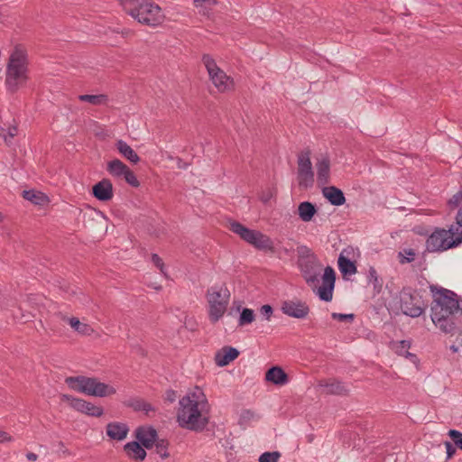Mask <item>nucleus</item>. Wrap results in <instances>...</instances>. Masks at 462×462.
I'll return each instance as SVG.
<instances>
[{
    "label": "nucleus",
    "instance_id": "nucleus-54",
    "mask_svg": "<svg viewBox=\"0 0 462 462\" xmlns=\"http://www.w3.org/2000/svg\"><path fill=\"white\" fill-rule=\"evenodd\" d=\"M450 350L453 352V353H457L458 350H459V347L457 346H455V345H452L450 346Z\"/></svg>",
    "mask_w": 462,
    "mask_h": 462
},
{
    "label": "nucleus",
    "instance_id": "nucleus-41",
    "mask_svg": "<svg viewBox=\"0 0 462 462\" xmlns=\"http://www.w3.org/2000/svg\"><path fill=\"white\" fill-rule=\"evenodd\" d=\"M414 255H415V254L411 249L405 250L404 254L401 252V253H399L400 263H411L414 260Z\"/></svg>",
    "mask_w": 462,
    "mask_h": 462
},
{
    "label": "nucleus",
    "instance_id": "nucleus-47",
    "mask_svg": "<svg viewBox=\"0 0 462 462\" xmlns=\"http://www.w3.org/2000/svg\"><path fill=\"white\" fill-rule=\"evenodd\" d=\"M444 444L447 449V457L451 458L456 453V448L449 441H445Z\"/></svg>",
    "mask_w": 462,
    "mask_h": 462
},
{
    "label": "nucleus",
    "instance_id": "nucleus-15",
    "mask_svg": "<svg viewBox=\"0 0 462 462\" xmlns=\"http://www.w3.org/2000/svg\"><path fill=\"white\" fill-rule=\"evenodd\" d=\"M282 311L295 319H305L310 313V307L301 300H285L282 304Z\"/></svg>",
    "mask_w": 462,
    "mask_h": 462
},
{
    "label": "nucleus",
    "instance_id": "nucleus-24",
    "mask_svg": "<svg viewBox=\"0 0 462 462\" xmlns=\"http://www.w3.org/2000/svg\"><path fill=\"white\" fill-rule=\"evenodd\" d=\"M127 456L136 461H143L146 457V451L136 441L128 442L124 447Z\"/></svg>",
    "mask_w": 462,
    "mask_h": 462
},
{
    "label": "nucleus",
    "instance_id": "nucleus-29",
    "mask_svg": "<svg viewBox=\"0 0 462 462\" xmlns=\"http://www.w3.org/2000/svg\"><path fill=\"white\" fill-rule=\"evenodd\" d=\"M63 320H67L70 327L77 331L78 333L84 336H90L94 329L85 323H81L78 318H65L62 317Z\"/></svg>",
    "mask_w": 462,
    "mask_h": 462
},
{
    "label": "nucleus",
    "instance_id": "nucleus-22",
    "mask_svg": "<svg viewBox=\"0 0 462 462\" xmlns=\"http://www.w3.org/2000/svg\"><path fill=\"white\" fill-rule=\"evenodd\" d=\"M323 196L334 206H341L346 202V198L341 189L335 186L324 187Z\"/></svg>",
    "mask_w": 462,
    "mask_h": 462
},
{
    "label": "nucleus",
    "instance_id": "nucleus-46",
    "mask_svg": "<svg viewBox=\"0 0 462 462\" xmlns=\"http://www.w3.org/2000/svg\"><path fill=\"white\" fill-rule=\"evenodd\" d=\"M14 441V438L6 431L0 430V444Z\"/></svg>",
    "mask_w": 462,
    "mask_h": 462
},
{
    "label": "nucleus",
    "instance_id": "nucleus-2",
    "mask_svg": "<svg viewBox=\"0 0 462 462\" xmlns=\"http://www.w3.org/2000/svg\"><path fill=\"white\" fill-rule=\"evenodd\" d=\"M177 421L179 425L192 431H202L209 420V405L205 394L197 388L188 393L179 402Z\"/></svg>",
    "mask_w": 462,
    "mask_h": 462
},
{
    "label": "nucleus",
    "instance_id": "nucleus-32",
    "mask_svg": "<svg viewBox=\"0 0 462 462\" xmlns=\"http://www.w3.org/2000/svg\"><path fill=\"white\" fill-rule=\"evenodd\" d=\"M79 99L83 102H88L94 106H99L106 104L108 100L107 96L104 94L100 95H79Z\"/></svg>",
    "mask_w": 462,
    "mask_h": 462
},
{
    "label": "nucleus",
    "instance_id": "nucleus-38",
    "mask_svg": "<svg viewBox=\"0 0 462 462\" xmlns=\"http://www.w3.org/2000/svg\"><path fill=\"white\" fill-rule=\"evenodd\" d=\"M123 178L125 179V180L132 187H134V188H137L140 186V182L139 180H137L135 174L134 173L133 171H131L130 169H128L125 175L123 176Z\"/></svg>",
    "mask_w": 462,
    "mask_h": 462
},
{
    "label": "nucleus",
    "instance_id": "nucleus-40",
    "mask_svg": "<svg viewBox=\"0 0 462 462\" xmlns=\"http://www.w3.org/2000/svg\"><path fill=\"white\" fill-rule=\"evenodd\" d=\"M17 134L16 126H9L7 129L0 127V135L4 137L5 141L7 142L8 137L13 138Z\"/></svg>",
    "mask_w": 462,
    "mask_h": 462
},
{
    "label": "nucleus",
    "instance_id": "nucleus-35",
    "mask_svg": "<svg viewBox=\"0 0 462 462\" xmlns=\"http://www.w3.org/2000/svg\"><path fill=\"white\" fill-rule=\"evenodd\" d=\"M156 448V453L160 455L162 458L169 457L170 454L168 452V441L165 439H156L154 442Z\"/></svg>",
    "mask_w": 462,
    "mask_h": 462
},
{
    "label": "nucleus",
    "instance_id": "nucleus-21",
    "mask_svg": "<svg viewBox=\"0 0 462 462\" xmlns=\"http://www.w3.org/2000/svg\"><path fill=\"white\" fill-rule=\"evenodd\" d=\"M129 429L122 422H110L106 425V435L115 440H123L126 438Z\"/></svg>",
    "mask_w": 462,
    "mask_h": 462
},
{
    "label": "nucleus",
    "instance_id": "nucleus-19",
    "mask_svg": "<svg viewBox=\"0 0 462 462\" xmlns=\"http://www.w3.org/2000/svg\"><path fill=\"white\" fill-rule=\"evenodd\" d=\"M136 439L146 448H151L157 439V432L152 427H139L135 431Z\"/></svg>",
    "mask_w": 462,
    "mask_h": 462
},
{
    "label": "nucleus",
    "instance_id": "nucleus-12",
    "mask_svg": "<svg viewBox=\"0 0 462 462\" xmlns=\"http://www.w3.org/2000/svg\"><path fill=\"white\" fill-rule=\"evenodd\" d=\"M63 402H67L74 410L93 417H100L104 413L103 408L83 399L75 398L71 395L63 394Z\"/></svg>",
    "mask_w": 462,
    "mask_h": 462
},
{
    "label": "nucleus",
    "instance_id": "nucleus-28",
    "mask_svg": "<svg viewBox=\"0 0 462 462\" xmlns=\"http://www.w3.org/2000/svg\"><path fill=\"white\" fill-rule=\"evenodd\" d=\"M65 383L69 388L79 393L86 394L88 377L83 375L70 376L65 379Z\"/></svg>",
    "mask_w": 462,
    "mask_h": 462
},
{
    "label": "nucleus",
    "instance_id": "nucleus-7",
    "mask_svg": "<svg viewBox=\"0 0 462 462\" xmlns=\"http://www.w3.org/2000/svg\"><path fill=\"white\" fill-rule=\"evenodd\" d=\"M229 229L255 248L273 252V243L268 236L259 231L249 229L236 221L229 223Z\"/></svg>",
    "mask_w": 462,
    "mask_h": 462
},
{
    "label": "nucleus",
    "instance_id": "nucleus-9",
    "mask_svg": "<svg viewBox=\"0 0 462 462\" xmlns=\"http://www.w3.org/2000/svg\"><path fill=\"white\" fill-rule=\"evenodd\" d=\"M430 291L433 293L431 304H438L451 311L462 313V300H458L455 292L448 289L438 288L434 285L430 286Z\"/></svg>",
    "mask_w": 462,
    "mask_h": 462
},
{
    "label": "nucleus",
    "instance_id": "nucleus-23",
    "mask_svg": "<svg viewBox=\"0 0 462 462\" xmlns=\"http://www.w3.org/2000/svg\"><path fill=\"white\" fill-rule=\"evenodd\" d=\"M265 380L277 385H284L288 382V375L281 367L273 366L266 372Z\"/></svg>",
    "mask_w": 462,
    "mask_h": 462
},
{
    "label": "nucleus",
    "instance_id": "nucleus-37",
    "mask_svg": "<svg viewBox=\"0 0 462 462\" xmlns=\"http://www.w3.org/2000/svg\"><path fill=\"white\" fill-rule=\"evenodd\" d=\"M281 457L280 452H264L259 457V462H278Z\"/></svg>",
    "mask_w": 462,
    "mask_h": 462
},
{
    "label": "nucleus",
    "instance_id": "nucleus-52",
    "mask_svg": "<svg viewBox=\"0 0 462 462\" xmlns=\"http://www.w3.org/2000/svg\"><path fill=\"white\" fill-rule=\"evenodd\" d=\"M461 199H462L461 193H457V194L454 195L451 201L457 204L461 200Z\"/></svg>",
    "mask_w": 462,
    "mask_h": 462
},
{
    "label": "nucleus",
    "instance_id": "nucleus-18",
    "mask_svg": "<svg viewBox=\"0 0 462 462\" xmlns=\"http://www.w3.org/2000/svg\"><path fill=\"white\" fill-rule=\"evenodd\" d=\"M317 180L319 185L324 186L330 179V160L328 156H321L317 160Z\"/></svg>",
    "mask_w": 462,
    "mask_h": 462
},
{
    "label": "nucleus",
    "instance_id": "nucleus-11",
    "mask_svg": "<svg viewBox=\"0 0 462 462\" xmlns=\"http://www.w3.org/2000/svg\"><path fill=\"white\" fill-rule=\"evenodd\" d=\"M457 312L444 309L438 304H431V320L444 333H452L455 329L453 316Z\"/></svg>",
    "mask_w": 462,
    "mask_h": 462
},
{
    "label": "nucleus",
    "instance_id": "nucleus-31",
    "mask_svg": "<svg viewBox=\"0 0 462 462\" xmlns=\"http://www.w3.org/2000/svg\"><path fill=\"white\" fill-rule=\"evenodd\" d=\"M338 268L340 272L346 275V274H355L356 273V266L355 265L354 262H352L347 257L344 256L343 254H340L338 260Z\"/></svg>",
    "mask_w": 462,
    "mask_h": 462
},
{
    "label": "nucleus",
    "instance_id": "nucleus-13",
    "mask_svg": "<svg viewBox=\"0 0 462 462\" xmlns=\"http://www.w3.org/2000/svg\"><path fill=\"white\" fill-rule=\"evenodd\" d=\"M401 309L405 315L412 318L420 317L424 311L420 298L406 291L401 295Z\"/></svg>",
    "mask_w": 462,
    "mask_h": 462
},
{
    "label": "nucleus",
    "instance_id": "nucleus-16",
    "mask_svg": "<svg viewBox=\"0 0 462 462\" xmlns=\"http://www.w3.org/2000/svg\"><path fill=\"white\" fill-rule=\"evenodd\" d=\"M92 193L100 201H108L113 198V184L110 180L103 179L92 188Z\"/></svg>",
    "mask_w": 462,
    "mask_h": 462
},
{
    "label": "nucleus",
    "instance_id": "nucleus-8",
    "mask_svg": "<svg viewBox=\"0 0 462 462\" xmlns=\"http://www.w3.org/2000/svg\"><path fill=\"white\" fill-rule=\"evenodd\" d=\"M202 62L207 69L209 79L219 92L224 93L234 88L233 79L217 65L211 56L208 54L203 55Z\"/></svg>",
    "mask_w": 462,
    "mask_h": 462
},
{
    "label": "nucleus",
    "instance_id": "nucleus-34",
    "mask_svg": "<svg viewBox=\"0 0 462 462\" xmlns=\"http://www.w3.org/2000/svg\"><path fill=\"white\" fill-rule=\"evenodd\" d=\"M367 278L369 282L373 283L374 290L380 291L383 287V280L378 276L374 267L369 268Z\"/></svg>",
    "mask_w": 462,
    "mask_h": 462
},
{
    "label": "nucleus",
    "instance_id": "nucleus-36",
    "mask_svg": "<svg viewBox=\"0 0 462 462\" xmlns=\"http://www.w3.org/2000/svg\"><path fill=\"white\" fill-rule=\"evenodd\" d=\"M254 320V313L251 309H244L239 317V326H245Z\"/></svg>",
    "mask_w": 462,
    "mask_h": 462
},
{
    "label": "nucleus",
    "instance_id": "nucleus-39",
    "mask_svg": "<svg viewBox=\"0 0 462 462\" xmlns=\"http://www.w3.org/2000/svg\"><path fill=\"white\" fill-rule=\"evenodd\" d=\"M455 446L462 449V432L457 430H450L448 433Z\"/></svg>",
    "mask_w": 462,
    "mask_h": 462
},
{
    "label": "nucleus",
    "instance_id": "nucleus-25",
    "mask_svg": "<svg viewBox=\"0 0 462 462\" xmlns=\"http://www.w3.org/2000/svg\"><path fill=\"white\" fill-rule=\"evenodd\" d=\"M116 147L122 156L133 163H137L140 161L138 154L128 145L125 141L118 140L116 143Z\"/></svg>",
    "mask_w": 462,
    "mask_h": 462
},
{
    "label": "nucleus",
    "instance_id": "nucleus-5",
    "mask_svg": "<svg viewBox=\"0 0 462 462\" xmlns=\"http://www.w3.org/2000/svg\"><path fill=\"white\" fill-rule=\"evenodd\" d=\"M206 299L208 303V318L212 323L217 322L226 311L230 291L224 284L208 289Z\"/></svg>",
    "mask_w": 462,
    "mask_h": 462
},
{
    "label": "nucleus",
    "instance_id": "nucleus-55",
    "mask_svg": "<svg viewBox=\"0 0 462 462\" xmlns=\"http://www.w3.org/2000/svg\"><path fill=\"white\" fill-rule=\"evenodd\" d=\"M4 220V216L2 213H0V222H2Z\"/></svg>",
    "mask_w": 462,
    "mask_h": 462
},
{
    "label": "nucleus",
    "instance_id": "nucleus-45",
    "mask_svg": "<svg viewBox=\"0 0 462 462\" xmlns=\"http://www.w3.org/2000/svg\"><path fill=\"white\" fill-rule=\"evenodd\" d=\"M144 401L142 399H134L129 402V406L134 411H142L144 408Z\"/></svg>",
    "mask_w": 462,
    "mask_h": 462
},
{
    "label": "nucleus",
    "instance_id": "nucleus-10",
    "mask_svg": "<svg viewBox=\"0 0 462 462\" xmlns=\"http://www.w3.org/2000/svg\"><path fill=\"white\" fill-rule=\"evenodd\" d=\"M310 150L306 149L298 154L297 180L300 187L310 188L314 183V172L310 161Z\"/></svg>",
    "mask_w": 462,
    "mask_h": 462
},
{
    "label": "nucleus",
    "instance_id": "nucleus-53",
    "mask_svg": "<svg viewBox=\"0 0 462 462\" xmlns=\"http://www.w3.org/2000/svg\"><path fill=\"white\" fill-rule=\"evenodd\" d=\"M252 416H253V412H252V411H245L243 412V417H245H245H246V418H249V417H252Z\"/></svg>",
    "mask_w": 462,
    "mask_h": 462
},
{
    "label": "nucleus",
    "instance_id": "nucleus-27",
    "mask_svg": "<svg viewBox=\"0 0 462 462\" xmlns=\"http://www.w3.org/2000/svg\"><path fill=\"white\" fill-rule=\"evenodd\" d=\"M129 167L118 159L108 162L106 171L116 178H123Z\"/></svg>",
    "mask_w": 462,
    "mask_h": 462
},
{
    "label": "nucleus",
    "instance_id": "nucleus-30",
    "mask_svg": "<svg viewBox=\"0 0 462 462\" xmlns=\"http://www.w3.org/2000/svg\"><path fill=\"white\" fill-rule=\"evenodd\" d=\"M23 197L35 205H44L48 202V197L44 193L34 189L23 190Z\"/></svg>",
    "mask_w": 462,
    "mask_h": 462
},
{
    "label": "nucleus",
    "instance_id": "nucleus-14",
    "mask_svg": "<svg viewBox=\"0 0 462 462\" xmlns=\"http://www.w3.org/2000/svg\"><path fill=\"white\" fill-rule=\"evenodd\" d=\"M116 390L112 385L101 383L96 377H88L86 394L97 397L113 395Z\"/></svg>",
    "mask_w": 462,
    "mask_h": 462
},
{
    "label": "nucleus",
    "instance_id": "nucleus-51",
    "mask_svg": "<svg viewBox=\"0 0 462 462\" xmlns=\"http://www.w3.org/2000/svg\"><path fill=\"white\" fill-rule=\"evenodd\" d=\"M143 406H144V408L142 409V411H145L146 414H148L149 411H153L152 406L150 403L146 402H144Z\"/></svg>",
    "mask_w": 462,
    "mask_h": 462
},
{
    "label": "nucleus",
    "instance_id": "nucleus-3",
    "mask_svg": "<svg viewBox=\"0 0 462 462\" xmlns=\"http://www.w3.org/2000/svg\"><path fill=\"white\" fill-rule=\"evenodd\" d=\"M29 61L26 50L17 45L11 51L5 70V86L8 91L16 92L29 79Z\"/></svg>",
    "mask_w": 462,
    "mask_h": 462
},
{
    "label": "nucleus",
    "instance_id": "nucleus-50",
    "mask_svg": "<svg viewBox=\"0 0 462 462\" xmlns=\"http://www.w3.org/2000/svg\"><path fill=\"white\" fill-rule=\"evenodd\" d=\"M26 457L30 461H36L38 458V456L35 453L29 452L26 454Z\"/></svg>",
    "mask_w": 462,
    "mask_h": 462
},
{
    "label": "nucleus",
    "instance_id": "nucleus-48",
    "mask_svg": "<svg viewBox=\"0 0 462 462\" xmlns=\"http://www.w3.org/2000/svg\"><path fill=\"white\" fill-rule=\"evenodd\" d=\"M260 312L262 315L266 317V319H269L271 315L273 314V308L270 305H263L261 307Z\"/></svg>",
    "mask_w": 462,
    "mask_h": 462
},
{
    "label": "nucleus",
    "instance_id": "nucleus-6",
    "mask_svg": "<svg viewBox=\"0 0 462 462\" xmlns=\"http://www.w3.org/2000/svg\"><path fill=\"white\" fill-rule=\"evenodd\" d=\"M462 243V236L455 229L454 225L448 230L436 229L427 239L426 248L429 252H443L456 247Z\"/></svg>",
    "mask_w": 462,
    "mask_h": 462
},
{
    "label": "nucleus",
    "instance_id": "nucleus-20",
    "mask_svg": "<svg viewBox=\"0 0 462 462\" xmlns=\"http://www.w3.org/2000/svg\"><path fill=\"white\" fill-rule=\"evenodd\" d=\"M239 356V351L232 346H224L216 353L215 361L218 366H226Z\"/></svg>",
    "mask_w": 462,
    "mask_h": 462
},
{
    "label": "nucleus",
    "instance_id": "nucleus-44",
    "mask_svg": "<svg viewBox=\"0 0 462 462\" xmlns=\"http://www.w3.org/2000/svg\"><path fill=\"white\" fill-rule=\"evenodd\" d=\"M197 7H211L217 4L216 0H193Z\"/></svg>",
    "mask_w": 462,
    "mask_h": 462
},
{
    "label": "nucleus",
    "instance_id": "nucleus-4",
    "mask_svg": "<svg viewBox=\"0 0 462 462\" xmlns=\"http://www.w3.org/2000/svg\"><path fill=\"white\" fill-rule=\"evenodd\" d=\"M121 5L128 14L140 23L148 26H157L164 20L162 8L150 0H120Z\"/></svg>",
    "mask_w": 462,
    "mask_h": 462
},
{
    "label": "nucleus",
    "instance_id": "nucleus-17",
    "mask_svg": "<svg viewBox=\"0 0 462 462\" xmlns=\"http://www.w3.org/2000/svg\"><path fill=\"white\" fill-rule=\"evenodd\" d=\"M318 387L322 389L327 394L344 395L348 393L347 387L336 379L319 380Z\"/></svg>",
    "mask_w": 462,
    "mask_h": 462
},
{
    "label": "nucleus",
    "instance_id": "nucleus-33",
    "mask_svg": "<svg viewBox=\"0 0 462 462\" xmlns=\"http://www.w3.org/2000/svg\"><path fill=\"white\" fill-rule=\"evenodd\" d=\"M410 346V341L402 340L398 343L396 346V353L400 356H403L407 358H410L412 362H414L416 359V356L409 352Z\"/></svg>",
    "mask_w": 462,
    "mask_h": 462
},
{
    "label": "nucleus",
    "instance_id": "nucleus-49",
    "mask_svg": "<svg viewBox=\"0 0 462 462\" xmlns=\"http://www.w3.org/2000/svg\"><path fill=\"white\" fill-rule=\"evenodd\" d=\"M176 397H177V395H176L175 391H173V390L166 391V393H165V400L166 401H168L170 402H175Z\"/></svg>",
    "mask_w": 462,
    "mask_h": 462
},
{
    "label": "nucleus",
    "instance_id": "nucleus-42",
    "mask_svg": "<svg viewBox=\"0 0 462 462\" xmlns=\"http://www.w3.org/2000/svg\"><path fill=\"white\" fill-rule=\"evenodd\" d=\"M152 262L157 268H159L161 273L166 276L165 266H164L163 261L158 254H152Z\"/></svg>",
    "mask_w": 462,
    "mask_h": 462
},
{
    "label": "nucleus",
    "instance_id": "nucleus-43",
    "mask_svg": "<svg viewBox=\"0 0 462 462\" xmlns=\"http://www.w3.org/2000/svg\"><path fill=\"white\" fill-rule=\"evenodd\" d=\"M332 318L334 319H337V320H339V321H346V320H349V321H353L354 319V314H341V313H332Z\"/></svg>",
    "mask_w": 462,
    "mask_h": 462
},
{
    "label": "nucleus",
    "instance_id": "nucleus-1",
    "mask_svg": "<svg viewBox=\"0 0 462 462\" xmlns=\"http://www.w3.org/2000/svg\"><path fill=\"white\" fill-rule=\"evenodd\" d=\"M299 266L302 276L308 285L317 291L319 299L324 301H331L336 282V273L332 267L327 266L321 276L322 285L318 287L322 271V264L317 256L307 246L299 248Z\"/></svg>",
    "mask_w": 462,
    "mask_h": 462
},
{
    "label": "nucleus",
    "instance_id": "nucleus-26",
    "mask_svg": "<svg viewBox=\"0 0 462 462\" xmlns=\"http://www.w3.org/2000/svg\"><path fill=\"white\" fill-rule=\"evenodd\" d=\"M316 213L317 209L311 202L304 201L298 206L299 217L304 222L310 221Z\"/></svg>",
    "mask_w": 462,
    "mask_h": 462
}]
</instances>
